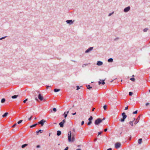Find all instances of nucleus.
Instances as JSON below:
<instances>
[{"mask_svg": "<svg viewBox=\"0 0 150 150\" xmlns=\"http://www.w3.org/2000/svg\"><path fill=\"white\" fill-rule=\"evenodd\" d=\"M28 145V144H23L21 146V147L22 148H24L26 146H27Z\"/></svg>", "mask_w": 150, "mask_h": 150, "instance_id": "19", "label": "nucleus"}, {"mask_svg": "<svg viewBox=\"0 0 150 150\" xmlns=\"http://www.w3.org/2000/svg\"><path fill=\"white\" fill-rule=\"evenodd\" d=\"M88 64H83L82 65V67L84 68V67H85L86 66L88 65Z\"/></svg>", "mask_w": 150, "mask_h": 150, "instance_id": "27", "label": "nucleus"}, {"mask_svg": "<svg viewBox=\"0 0 150 150\" xmlns=\"http://www.w3.org/2000/svg\"><path fill=\"white\" fill-rule=\"evenodd\" d=\"M46 86L47 89H48V87H51V86H47V85Z\"/></svg>", "mask_w": 150, "mask_h": 150, "instance_id": "48", "label": "nucleus"}, {"mask_svg": "<svg viewBox=\"0 0 150 150\" xmlns=\"http://www.w3.org/2000/svg\"><path fill=\"white\" fill-rule=\"evenodd\" d=\"M103 108L105 110H106L107 108V106L104 105L103 107Z\"/></svg>", "mask_w": 150, "mask_h": 150, "instance_id": "31", "label": "nucleus"}, {"mask_svg": "<svg viewBox=\"0 0 150 150\" xmlns=\"http://www.w3.org/2000/svg\"><path fill=\"white\" fill-rule=\"evenodd\" d=\"M121 144L120 142H117L115 144V148L117 149L119 148L121 146Z\"/></svg>", "mask_w": 150, "mask_h": 150, "instance_id": "6", "label": "nucleus"}, {"mask_svg": "<svg viewBox=\"0 0 150 150\" xmlns=\"http://www.w3.org/2000/svg\"><path fill=\"white\" fill-rule=\"evenodd\" d=\"M107 130H108V129L107 128H105V129H104V131L106 132L107 131Z\"/></svg>", "mask_w": 150, "mask_h": 150, "instance_id": "51", "label": "nucleus"}, {"mask_svg": "<svg viewBox=\"0 0 150 150\" xmlns=\"http://www.w3.org/2000/svg\"><path fill=\"white\" fill-rule=\"evenodd\" d=\"M76 114V112H75L74 113H72V114H72V115H75Z\"/></svg>", "mask_w": 150, "mask_h": 150, "instance_id": "50", "label": "nucleus"}, {"mask_svg": "<svg viewBox=\"0 0 150 150\" xmlns=\"http://www.w3.org/2000/svg\"><path fill=\"white\" fill-rule=\"evenodd\" d=\"M97 140V138H96V139H94V141L95 142Z\"/></svg>", "mask_w": 150, "mask_h": 150, "instance_id": "54", "label": "nucleus"}, {"mask_svg": "<svg viewBox=\"0 0 150 150\" xmlns=\"http://www.w3.org/2000/svg\"><path fill=\"white\" fill-rule=\"evenodd\" d=\"M18 96V95H15L13 96H12L11 98L13 99H15Z\"/></svg>", "mask_w": 150, "mask_h": 150, "instance_id": "20", "label": "nucleus"}, {"mask_svg": "<svg viewBox=\"0 0 150 150\" xmlns=\"http://www.w3.org/2000/svg\"><path fill=\"white\" fill-rule=\"evenodd\" d=\"M93 49V47H91L87 49L85 52L86 53H88L92 51Z\"/></svg>", "mask_w": 150, "mask_h": 150, "instance_id": "8", "label": "nucleus"}, {"mask_svg": "<svg viewBox=\"0 0 150 150\" xmlns=\"http://www.w3.org/2000/svg\"><path fill=\"white\" fill-rule=\"evenodd\" d=\"M84 124V121H82L81 122V125H83Z\"/></svg>", "mask_w": 150, "mask_h": 150, "instance_id": "44", "label": "nucleus"}, {"mask_svg": "<svg viewBox=\"0 0 150 150\" xmlns=\"http://www.w3.org/2000/svg\"><path fill=\"white\" fill-rule=\"evenodd\" d=\"M36 119H37V118H36V117H35V118H34V120H36Z\"/></svg>", "mask_w": 150, "mask_h": 150, "instance_id": "59", "label": "nucleus"}, {"mask_svg": "<svg viewBox=\"0 0 150 150\" xmlns=\"http://www.w3.org/2000/svg\"><path fill=\"white\" fill-rule=\"evenodd\" d=\"M137 110H136L133 112V114H137Z\"/></svg>", "mask_w": 150, "mask_h": 150, "instance_id": "38", "label": "nucleus"}, {"mask_svg": "<svg viewBox=\"0 0 150 150\" xmlns=\"http://www.w3.org/2000/svg\"><path fill=\"white\" fill-rule=\"evenodd\" d=\"M76 90H78L79 89H80V87L79 86H76Z\"/></svg>", "mask_w": 150, "mask_h": 150, "instance_id": "36", "label": "nucleus"}, {"mask_svg": "<svg viewBox=\"0 0 150 150\" xmlns=\"http://www.w3.org/2000/svg\"><path fill=\"white\" fill-rule=\"evenodd\" d=\"M130 9V8L129 6H128L125 8L124 9V11L125 12H127L129 11Z\"/></svg>", "mask_w": 150, "mask_h": 150, "instance_id": "7", "label": "nucleus"}, {"mask_svg": "<svg viewBox=\"0 0 150 150\" xmlns=\"http://www.w3.org/2000/svg\"><path fill=\"white\" fill-rule=\"evenodd\" d=\"M35 99L37 101H38V99L37 98H35Z\"/></svg>", "mask_w": 150, "mask_h": 150, "instance_id": "57", "label": "nucleus"}, {"mask_svg": "<svg viewBox=\"0 0 150 150\" xmlns=\"http://www.w3.org/2000/svg\"><path fill=\"white\" fill-rule=\"evenodd\" d=\"M149 92L150 93V89L149 90Z\"/></svg>", "mask_w": 150, "mask_h": 150, "instance_id": "64", "label": "nucleus"}, {"mask_svg": "<svg viewBox=\"0 0 150 150\" xmlns=\"http://www.w3.org/2000/svg\"><path fill=\"white\" fill-rule=\"evenodd\" d=\"M134 120H136V119L135 118H134Z\"/></svg>", "mask_w": 150, "mask_h": 150, "instance_id": "60", "label": "nucleus"}, {"mask_svg": "<svg viewBox=\"0 0 150 150\" xmlns=\"http://www.w3.org/2000/svg\"><path fill=\"white\" fill-rule=\"evenodd\" d=\"M105 80H100L98 81V84L100 85V84H102V85H104L105 84Z\"/></svg>", "mask_w": 150, "mask_h": 150, "instance_id": "11", "label": "nucleus"}, {"mask_svg": "<svg viewBox=\"0 0 150 150\" xmlns=\"http://www.w3.org/2000/svg\"><path fill=\"white\" fill-rule=\"evenodd\" d=\"M5 101H6L5 99L4 98H3L1 100V102L2 103H4L5 102Z\"/></svg>", "mask_w": 150, "mask_h": 150, "instance_id": "22", "label": "nucleus"}, {"mask_svg": "<svg viewBox=\"0 0 150 150\" xmlns=\"http://www.w3.org/2000/svg\"><path fill=\"white\" fill-rule=\"evenodd\" d=\"M74 21H73L72 20H67L66 21V22L67 24H71L73 23Z\"/></svg>", "mask_w": 150, "mask_h": 150, "instance_id": "9", "label": "nucleus"}, {"mask_svg": "<svg viewBox=\"0 0 150 150\" xmlns=\"http://www.w3.org/2000/svg\"><path fill=\"white\" fill-rule=\"evenodd\" d=\"M103 64V62L100 61H98L96 64L98 66H101Z\"/></svg>", "mask_w": 150, "mask_h": 150, "instance_id": "12", "label": "nucleus"}, {"mask_svg": "<svg viewBox=\"0 0 150 150\" xmlns=\"http://www.w3.org/2000/svg\"><path fill=\"white\" fill-rule=\"evenodd\" d=\"M102 133V132H98V136L100 135L101 134V133Z\"/></svg>", "mask_w": 150, "mask_h": 150, "instance_id": "41", "label": "nucleus"}, {"mask_svg": "<svg viewBox=\"0 0 150 150\" xmlns=\"http://www.w3.org/2000/svg\"><path fill=\"white\" fill-rule=\"evenodd\" d=\"M17 124L16 123H15L12 126V127H15L16 125Z\"/></svg>", "mask_w": 150, "mask_h": 150, "instance_id": "43", "label": "nucleus"}, {"mask_svg": "<svg viewBox=\"0 0 150 150\" xmlns=\"http://www.w3.org/2000/svg\"><path fill=\"white\" fill-rule=\"evenodd\" d=\"M60 91V89H56V88H55V89H54V91L55 92H58V91Z\"/></svg>", "mask_w": 150, "mask_h": 150, "instance_id": "25", "label": "nucleus"}, {"mask_svg": "<svg viewBox=\"0 0 150 150\" xmlns=\"http://www.w3.org/2000/svg\"><path fill=\"white\" fill-rule=\"evenodd\" d=\"M8 114V113L7 112H6L2 115V117H5L7 116Z\"/></svg>", "mask_w": 150, "mask_h": 150, "instance_id": "14", "label": "nucleus"}, {"mask_svg": "<svg viewBox=\"0 0 150 150\" xmlns=\"http://www.w3.org/2000/svg\"><path fill=\"white\" fill-rule=\"evenodd\" d=\"M46 122V121L44 119L42 120L40 122H38V124H40L41 126L44 125V123Z\"/></svg>", "mask_w": 150, "mask_h": 150, "instance_id": "5", "label": "nucleus"}, {"mask_svg": "<svg viewBox=\"0 0 150 150\" xmlns=\"http://www.w3.org/2000/svg\"><path fill=\"white\" fill-rule=\"evenodd\" d=\"M32 116H31L30 118H29L28 120H31V118L32 117Z\"/></svg>", "mask_w": 150, "mask_h": 150, "instance_id": "47", "label": "nucleus"}, {"mask_svg": "<svg viewBox=\"0 0 150 150\" xmlns=\"http://www.w3.org/2000/svg\"><path fill=\"white\" fill-rule=\"evenodd\" d=\"M105 119V118H104H104H103L102 119V121L103 120H104Z\"/></svg>", "mask_w": 150, "mask_h": 150, "instance_id": "56", "label": "nucleus"}, {"mask_svg": "<svg viewBox=\"0 0 150 150\" xmlns=\"http://www.w3.org/2000/svg\"><path fill=\"white\" fill-rule=\"evenodd\" d=\"M69 149V147L68 146L64 150H68Z\"/></svg>", "mask_w": 150, "mask_h": 150, "instance_id": "45", "label": "nucleus"}, {"mask_svg": "<svg viewBox=\"0 0 150 150\" xmlns=\"http://www.w3.org/2000/svg\"><path fill=\"white\" fill-rule=\"evenodd\" d=\"M107 150H112V149L111 148H109L108 149H107Z\"/></svg>", "mask_w": 150, "mask_h": 150, "instance_id": "55", "label": "nucleus"}, {"mask_svg": "<svg viewBox=\"0 0 150 150\" xmlns=\"http://www.w3.org/2000/svg\"><path fill=\"white\" fill-rule=\"evenodd\" d=\"M43 131V130H39L38 131H36V133L38 135V134L39 132L41 133Z\"/></svg>", "mask_w": 150, "mask_h": 150, "instance_id": "21", "label": "nucleus"}, {"mask_svg": "<svg viewBox=\"0 0 150 150\" xmlns=\"http://www.w3.org/2000/svg\"><path fill=\"white\" fill-rule=\"evenodd\" d=\"M129 123L130 125L131 126H132L133 125V121H130L129 122Z\"/></svg>", "mask_w": 150, "mask_h": 150, "instance_id": "30", "label": "nucleus"}, {"mask_svg": "<svg viewBox=\"0 0 150 150\" xmlns=\"http://www.w3.org/2000/svg\"><path fill=\"white\" fill-rule=\"evenodd\" d=\"M114 13V12H112L110 13L109 15H108V16H111V15H112V14H113Z\"/></svg>", "mask_w": 150, "mask_h": 150, "instance_id": "35", "label": "nucleus"}, {"mask_svg": "<svg viewBox=\"0 0 150 150\" xmlns=\"http://www.w3.org/2000/svg\"><path fill=\"white\" fill-rule=\"evenodd\" d=\"M142 139L140 138L138 140V143L139 144H140L142 143Z\"/></svg>", "mask_w": 150, "mask_h": 150, "instance_id": "15", "label": "nucleus"}, {"mask_svg": "<svg viewBox=\"0 0 150 150\" xmlns=\"http://www.w3.org/2000/svg\"><path fill=\"white\" fill-rule=\"evenodd\" d=\"M133 94V93L132 92H129V96H131Z\"/></svg>", "mask_w": 150, "mask_h": 150, "instance_id": "34", "label": "nucleus"}, {"mask_svg": "<svg viewBox=\"0 0 150 150\" xmlns=\"http://www.w3.org/2000/svg\"><path fill=\"white\" fill-rule=\"evenodd\" d=\"M93 119V117L91 116H90V117L88 118V120L89 121H92V120Z\"/></svg>", "mask_w": 150, "mask_h": 150, "instance_id": "24", "label": "nucleus"}, {"mask_svg": "<svg viewBox=\"0 0 150 150\" xmlns=\"http://www.w3.org/2000/svg\"><path fill=\"white\" fill-rule=\"evenodd\" d=\"M38 99L41 101H42L43 99V97L41 94L39 93L38 96Z\"/></svg>", "mask_w": 150, "mask_h": 150, "instance_id": "10", "label": "nucleus"}, {"mask_svg": "<svg viewBox=\"0 0 150 150\" xmlns=\"http://www.w3.org/2000/svg\"><path fill=\"white\" fill-rule=\"evenodd\" d=\"M28 100V99H26L25 100H24L23 101V103H25L26 102V101H27Z\"/></svg>", "mask_w": 150, "mask_h": 150, "instance_id": "42", "label": "nucleus"}, {"mask_svg": "<svg viewBox=\"0 0 150 150\" xmlns=\"http://www.w3.org/2000/svg\"><path fill=\"white\" fill-rule=\"evenodd\" d=\"M102 122V119H101L100 118H98L95 120L94 123L96 125H98Z\"/></svg>", "mask_w": 150, "mask_h": 150, "instance_id": "3", "label": "nucleus"}, {"mask_svg": "<svg viewBox=\"0 0 150 150\" xmlns=\"http://www.w3.org/2000/svg\"><path fill=\"white\" fill-rule=\"evenodd\" d=\"M74 105H73V106H72V107H74Z\"/></svg>", "mask_w": 150, "mask_h": 150, "instance_id": "63", "label": "nucleus"}, {"mask_svg": "<svg viewBox=\"0 0 150 150\" xmlns=\"http://www.w3.org/2000/svg\"><path fill=\"white\" fill-rule=\"evenodd\" d=\"M130 80L134 82L135 81V79L134 78H131Z\"/></svg>", "mask_w": 150, "mask_h": 150, "instance_id": "28", "label": "nucleus"}, {"mask_svg": "<svg viewBox=\"0 0 150 150\" xmlns=\"http://www.w3.org/2000/svg\"><path fill=\"white\" fill-rule=\"evenodd\" d=\"M108 61L109 62H112L113 61V59L112 58H110L108 59Z\"/></svg>", "mask_w": 150, "mask_h": 150, "instance_id": "18", "label": "nucleus"}, {"mask_svg": "<svg viewBox=\"0 0 150 150\" xmlns=\"http://www.w3.org/2000/svg\"><path fill=\"white\" fill-rule=\"evenodd\" d=\"M149 30L148 28H146L145 29H144L143 31L144 32H146L148 30Z\"/></svg>", "mask_w": 150, "mask_h": 150, "instance_id": "26", "label": "nucleus"}, {"mask_svg": "<svg viewBox=\"0 0 150 150\" xmlns=\"http://www.w3.org/2000/svg\"><path fill=\"white\" fill-rule=\"evenodd\" d=\"M69 112V111H68L67 112H64V117L65 118H66L67 116V114Z\"/></svg>", "mask_w": 150, "mask_h": 150, "instance_id": "16", "label": "nucleus"}, {"mask_svg": "<svg viewBox=\"0 0 150 150\" xmlns=\"http://www.w3.org/2000/svg\"><path fill=\"white\" fill-rule=\"evenodd\" d=\"M53 110L54 112H56L57 111V109L55 108H54L53 109Z\"/></svg>", "mask_w": 150, "mask_h": 150, "instance_id": "39", "label": "nucleus"}, {"mask_svg": "<svg viewBox=\"0 0 150 150\" xmlns=\"http://www.w3.org/2000/svg\"><path fill=\"white\" fill-rule=\"evenodd\" d=\"M122 119L120 120V121L122 122H123L125 121V119L126 118L127 116L126 115L125 113L124 112H123L122 113Z\"/></svg>", "mask_w": 150, "mask_h": 150, "instance_id": "2", "label": "nucleus"}, {"mask_svg": "<svg viewBox=\"0 0 150 150\" xmlns=\"http://www.w3.org/2000/svg\"><path fill=\"white\" fill-rule=\"evenodd\" d=\"M68 140L69 142H73L74 141L75 139L73 135L71 137V131H69L68 133Z\"/></svg>", "mask_w": 150, "mask_h": 150, "instance_id": "1", "label": "nucleus"}, {"mask_svg": "<svg viewBox=\"0 0 150 150\" xmlns=\"http://www.w3.org/2000/svg\"><path fill=\"white\" fill-rule=\"evenodd\" d=\"M61 134V132L60 131L58 130L57 132V134L58 136H60Z\"/></svg>", "mask_w": 150, "mask_h": 150, "instance_id": "13", "label": "nucleus"}, {"mask_svg": "<svg viewBox=\"0 0 150 150\" xmlns=\"http://www.w3.org/2000/svg\"><path fill=\"white\" fill-rule=\"evenodd\" d=\"M86 86L87 87V88L89 90L91 89L92 88V87H91L89 85Z\"/></svg>", "mask_w": 150, "mask_h": 150, "instance_id": "23", "label": "nucleus"}, {"mask_svg": "<svg viewBox=\"0 0 150 150\" xmlns=\"http://www.w3.org/2000/svg\"><path fill=\"white\" fill-rule=\"evenodd\" d=\"M37 92L38 93H40V92L39 91H37Z\"/></svg>", "mask_w": 150, "mask_h": 150, "instance_id": "61", "label": "nucleus"}, {"mask_svg": "<svg viewBox=\"0 0 150 150\" xmlns=\"http://www.w3.org/2000/svg\"><path fill=\"white\" fill-rule=\"evenodd\" d=\"M66 120L65 119L63 120L59 123V125H60V127H64V124Z\"/></svg>", "mask_w": 150, "mask_h": 150, "instance_id": "4", "label": "nucleus"}, {"mask_svg": "<svg viewBox=\"0 0 150 150\" xmlns=\"http://www.w3.org/2000/svg\"><path fill=\"white\" fill-rule=\"evenodd\" d=\"M76 150H81V149H78Z\"/></svg>", "mask_w": 150, "mask_h": 150, "instance_id": "58", "label": "nucleus"}, {"mask_svg": "<svg viewBox=\"0 0 150 150\" xmlns=\"http://www.w3.org/2000/svg\"><path fill=\"white\" fill-rule=\"evenodd\" d=\"M38 125V124H37V123L34 124L30 126V128H32L35 127V126H36V125Z\"/></svg>", "mask_w": 150, "mask_h": 150, "instance_id": "17", "label": "nucleus"}, {"mask_svg": "<svg viewBox=\"0 0 150 150\" xmlns=\"http://www.w3.org/2000/svg\"><path fill=\"white\" fill-rule=\"evenodd\" d=\"M139 122V121H137V120H136L135 121L134 124L135 125H136Z\"/></svg>", "mask_w": 150, "mask_h": 150, "instance_id": "37", "label": "nucleus"}, {"mask_svg": "<svg viewBox=\"0 0 150 150\" xmlns=\"http://www.w3.org/2000/svg\"><path fill=\"white\" fill-rule=\"evenodd\" d=\"M140 115H139L138 117L137 118V119H136L138 121H139V119H140Z\"/></svg>", "mask_w": 150, "mask_h": 150, "instance_id": "40", "label": "nucleus"}, {"mask_svg": "<svg viewBox=\"0 0 150 150\" xmlns=\"http://www.w3.org/2000/svg\"><path fill=\"white\" fill-rule=\"evenodd\" d=\"M49 134H49V136H50V133H49Z\"/></svg>", "mask_w": 150, "mask_h": 150, "instance_id": "62", "label": "nucleus"}, {"mask_svg": "<svg viewBox=\"0 0 150 150\" xmlns=\"http://www.w3.org/2000/svg\"><path fill=\"white\" fill-rule=\"evenodd\" d=\"M95 108H93L92 110V111H93L95 110Z\"/></svg>", "mask_w": 150, "mask_h": 150, "instance_id": "52", "label": "nucleus"}, {"mask_svg": "<svg viewBox=\"0 0 150 150\" xmlns=\"http://www.w3.org/2000/svg\"><path fill=\"white\" fill-rule=\"evenodd\" d=\"M36 147L37 148H39L40 147V145H38L36 146Z\"/></svg>", "mask_w": 150, "mask_h": 150, "instance_id": "49", "label": "nucleus"}, {"mask_svg": "<svg viewBox=\"0 0 150 150\" xmlns=\"http://www.w3.org/2000/svg\"><path fill=\"white\" fill-rule=\"evenodd\" d=\"M149 105V103H147L146 104V106H147Z\"/></svg>", "mask_w": 150, "mask_h": 150, "instance_id": "53", "label": "nucleus"}, {"mask_svg": "<svg viewBox=\"0 0 150 150\" xmlns=\"http://www.w3.org/2000/svg\"><path fill=\"white\" fill-rule=\"evenodd\" d=\"M128 106H127V107H126L125 108V110H127L128 109Z\"/></svg>", "mask_w": 150, "mask_h": 150, "instance_id": "46", "label": "nucleus"}, {"mask_svg": "<svg viewBox=\"0 0 150 150\" xmlns=\"http://www.w3.org/2000/svg\"><path fill=\"white\" fill-rule=\"evenodd\" d=\"M22 121H23V120H20L17 123L18 124H20L22 122Z\"/></svg>", "mask_w": 150, "mask_h": 150, "instance_id": "33", "label": "nucleus"}, {"mask_svg": "<svg viewBox=\"0 0 150 150\" xmlns=\"http://www.w3.org/2000/svg\"><path fill=\"white\" fill-rule=\"evenodd\" d=\"M7 37V36H4V37H2L0 38V40H2V39H4Z\"/></svg>", "mask_w": 150, "mask_h": 150, "instance_id": "32", "label": "nucleus"}, {"mask_svg": "<svg viewBox=\"0 0 150 150\" xmlns=\"http://www.w3.org/2000/svg\"><path fill=\"white\" fill-rule=\"evenodd\" d=\"M92 122L91 121H89L87 123V125H91V124L92 123Z\"/></svg>", "mask_w": 150, "mask_h": 150, "instance_id": "29", "label": "nucleus"}]
</instances>
